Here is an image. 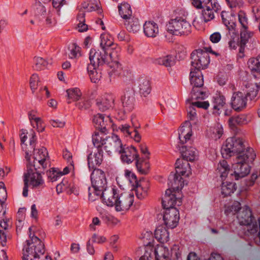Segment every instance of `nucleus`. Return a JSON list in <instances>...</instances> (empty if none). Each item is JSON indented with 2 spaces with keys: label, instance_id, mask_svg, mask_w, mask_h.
<instances>
[{
  "label": "nucleus",
  "instance_id": "nucleus-1",
  "mask_svg": "<svg viewBox=\"0 0 260 260\" xmlns=\"http://www.w3.org/2000/svg\"><path fill=\"white\" fill-rule=\"evenodd\" d=\"M134 200L133 194L123 191L116 186H110L103 192V201L108 206H115L117 212L129 210Z\"/></svg>",
  "mask_w": 260,
  "mask_h": 260
},
{
  "label": "nucleus",
  "instance_id": "nucleus-2",
  "mask_svg": "<svg viewBox=\"0 0 260 260\" xmlns=\"http://www.w3.org/2000/svg\"><path fill=\"white\" fill-rule=\"evenodd\" d=\"M177 15L171 18L167 25V31L175 36H187L191 32V25L187 20L188 13L183 10L177 12Z\"/></svg>",
  "mask_w": 260,
  "mask_h": 260
},
{
  "label": "nucleus",
  "instance_id": "nucleus-3",
  "mask_svg": "<svg viewBox=\"0 0 260 260\" xmlns=\"http://www.w3.org/2000/svg\"><path fill=\"white\" fill-rule=\"evenodd\" d=\"M171 187L166 191L162 199V205L165 209L175 208L180 206L182 203V194L181 189L184 186V181L181 177L174 178V181H170Z\"/></svg>",
  "mask_w": 260,
  "mask_h": 260
},
{
  "label": "nucleus",
  "instance_id": "nucleus-4",
  "mask_svg": "<svg viewBox=\"0 0 260 260\" xmlns=\"http://www.w3.org/2000/svg\"><path fill=\"white\" fill-rule=\"evenodd\" d=\"M32 230V228L30 227L29 239L26 241L23 248V260H34L42 255L45 252L44 244L31 232Z\"/></svg>",
  "mask_w": 260,
  "mask_h": 260
},
{
  "label": "nucleus",
  "instance_id": "nucleus-5",
  "mask_svg": "<svg viewBox=\"0 0 260 260\" xmlns=\"http://www.w3.org/2000/svg\"><path fill=\"white\" fill-rule=\"evenodd\" d=\"M92 143L98 148H102L108 153H118L121 151L123 145L121 140L116 135L111 137H106L100 135L99 132H94L92 135Z\"/></svg>",
  "mask_w": 260,
  "mask_h": 260
},
{
  "label": "nucleus",
  "instance_id": "nucleus-6",
  "mask_svg": "<svg viewBox=\"0 0 260 260\" xmlns=\"http://www.w3.org/2000/svg\"><path fill=\"white\" fill-rule=\"evenodd\" d=\"M221 18L222 22L226 26L229 30V35L231 36L230 40L229 42V47L232 49H236L239 45V36L236 28V18L234 14L227 12H222Z\"/></svg>",
  "mask_w": 260,
  "mask_h": 260
},
{
  "label": "nucleus",
  "instance_id": "nucleus-7",
  "mask_svg": "<svg viewBox=\"0 0 260 260\" xmlns=\"http://www.w3.org/2000/svg\"><path fill=\"white\" fill-rule=\"evenodd\" d=\"M240 204L238 202L234 203L231 207H229L225 210L226 214L231 212L237 213V218L240 225H248L253 223L255 220L251 209L246 206L243 208L240 207Z\"/></svg>",
  "mask_w": 260,
  "mask_h": 260
},
{
  "label": "nucleus",
  "instance_id": "nucleus-8",
  "mask_svg": "<svg viewBox=\"0 0 260 260\" xmlns=\"http://www.w3.org/2000/svg\"><path fill=\"white\" fill-rule=\"evenodd\" d=\"M38 169L30 168L27 170V172L24 175V187L23 195L26 197L28 196V187L32 188H39L43 187L44 185V181L42 175L38 171Z\"/></svg>",
  "mask_w": 260,
  "mask_h": 260
},
{
  "label": "nucleus",
  "instance_id": "nucleus-9",
  "mask_svg": "<svg viewBox=\"0 0 260 260\" xmlns=\"http://www.w3.org/2000/svg\"><path fill=\"white\" fill-rule=\"evenodd\" d=\"M33 150L34 153L32 159L29 154V160L26 159L29 165L35 169L44 170L47 168L49 165V157L47 149L42 147Z\"/></svg>",
  "mask_w": 260,
  "mask_h": 260
},
{
  "label": "nucleus",
  "instance_id": "nucleus-10",
  "mask_svg": "<svg viewBox=\"0 0 260 260\" xmlns=\"http://www.w3.org/2000/svg\"><path fill=\"white\" fill-rule=\"evenodd\" d=\"M245 147V141L240 138L231 137L226 139L222 149V154L225 157L237 155Z\"/></svg>",
  "mask_w": 260,
  "mask_h": 260
},
{
  "label": "nucleus",
  "instance_id": "nucleus-11",
  "mask_svg": "<svg viewBox=\"0 0 260 260\" xmlns=\"http://www.w3.org/2000/svg\"><path fill=\"white\" fill-rule=\"evenodd\" d=\"M207 51L198 49L194 51L191 53V64L194 67L195 70L204 69L209 64V55L207 51L212 52L218 55V54L212 51L211 48H206Z\"/></svg>",
  "mask_w": 260,
  "mask_h": 260
},
{
  "label": "nucleus",
  "instance_id": "nucleus-12",
  "mask_svg": "<svg viewBox=\"0 0 260 260\" xmlns=\"http://www.w3.org/2000/svg\"><path fill=\"white\" fill-rule=\"evenodd\" d=\"M91 181L95 194L99 196L102 192L103 199V192L108 187H106L107 181L105 173L100 169H94L91 175Z\"/></svg>",
  "mask_w": 260,
  "mask_h": 260
},
{
  "label": "nucleus",
  "instance_id": "nucleus-13",
  "mask_svg": "<svg viewBox=\"0 0 260 260\" xmlns=\"http://www.w3.org/2000/svg\"><path fill=\"white\" fill-rule=\"evenodd\" d=\"M22 148L25 151V158L29 160L28 152H31L35 147L36 134L33 129H22L20 134Z\"/></svg>",
  "mask_w": 260,
  "mask_h": 260
},
{
  "label": "nucleus",
  "instance_id": "nucleus-14",
  "mask_svg": "<svg viewBox=\"0 0 260 260\" xmlns=\"http://www.w3.org/2000/svg\"><path fill=\"white\" fill-rule=\"evenodd\" d=\"M106 51L109 52V55H107L108 65L112 69L110 74L112 75L113 73L119 72L121 70V65L119 62L120 47L116 44Z\"/></svg>",
  "mask_w": 260,
  "mask_h": 260
},
{
  "label": "nucleus",
  "instance_id": "nucleus-15",
  "mask_svg": "<svg viewBox=\"0 0 260 260\" xmlns=\"http://www.w3.org/2000/svg\"><path fill=\"white\" fill-rule=\"evenodd\" d=\"M93 122L95 127L99 129L100 135L105 136L108 133V129L112 124L111 118L101 114L94 115L93 118Z\"/></svg>",
  "mask_w": 260,
  "mask_h": 260
},
{
  "label": "nucleus",
  "instance_id": "nucleus-16",
  "mask_svg": "<svg viewBox=\"0 0 260 260\" xmlns=\"http://www.w3.org/2000/svg\"><path fill=\"white\" fill-rule=\"evenodd\" d=\"M179 218V213L177 208L166 209L163 219L165 224L168 227L171 229L175 228L178 223Z\"/></svg>",
  "mask_w": 260,
  "mask_h": 260
},
{
  "label": "nucleus",
  "instance_id": "nucleus-17",
  "mask_svg": "<svg viewBox=\"0 0 260 260\" xmlns=\"http://www.w3.org/2000/svg\"><path fill=\"white\" fill-rule=\"evenodd\" d=\"M202 11V18L207 22L215 18V13L220 10V6L217 0H212L211 5H205Z\"/></svg>",
  "mask_w": 260,
  "mask_h": 260
},
{
  "label": "nucleus",
  "instance_id": "nucleus-18",
  "mask_svg": "<svg viewBox=\"0 0 260 260\" xmlns=\"http://www.w3.org/2000/svg\"><path fill=\"white\" fill-rule=\"evenodd\" d=\"M247 101L246 94L240 91L235 92L231 98V107L236 111H241L246 107Z\"/></svg>",
  "mask_w": 260,
  "mask_h": 260
},
{
  "label": "nucleus",
  "instance_id": "nucleus-19",
  "mask_svg": "<svg viewBox=\"0 0 260 260\" xmlns=\"http://www.w3.org/2000/svg\"><path fill=\"white\" fill-rule=\"evenodd\" d=\"M89 59L93 66L96 67L106 63L108 64V57L105 50L91 49L90 52Z\"/></svg>",
  "mask_w": 260,
  "mask_h": 260
},
{
  "label": "nucleus",
  "instance_id": "nucleus-20",
  "mask_svg": "<svg viewBox=\"0 0 260 260\" xmlns=\"http://www.w3.org/2000/svg\"><path fill=\"white\" fill-rule=\"evenodd\" d=\"M176 174L173 176V179H170V181H174V178L177 176L183 178L181 176H188L191 174V169L189 163L186 160L178 159L175 164Z\"/></svg>",
  "mask_w": 260,
  "mask_h": 260
},
{
  "label": "nucleus",
  "instance_id": "nucleus-21",
  "mask_svg": "<svg viewBox=\"0 0 260 260\" xmlns=\"http://www.w3.org/2000/svg\"><path fill=\"white\" fill-rule=\"evenodd\" d=\"M120 154L121 160L127 164L132 163L133 161L138 158V153L136 149L133 146L122 147L121 151L118 152Z\"/></svg>",
  "mask_w": 260,
  "mask_h": 260
},
{
  "label": "nucleus",
  "instance_id": "nucleus-22",
  "mask_svg": "<svg viewBox=\"0 0 260 260\" xmlns=\"http://www.w3.org/2000/svg\"><path fill=\"white\" fill-rule=\"evenodd\" d=\"M232 169L234 170V174L236 180L246 176L250 173V167L249 164L241 163L236 161L232 166Z\"/></svg>",
  "mask_w": 260,
  "mask_h": 260
},
{
  "label": "nucleus",
  "instance_id": "nucleus-23",
  "mask_svg": "<svg viewBox=\"0 0 260 260\" xmlns=\"http://www.w3.org/2000/svg\"><path fill=\"white\" fill-rule=\"evenodd\" d=\"M255 157L256 154L252 148L244 147V149L237 155L236 159L237 162L249 164L254 161Z\"/></svg>",
  "mask_w": 260,
  "mask_h": 260
},
{
  "label": "nucleus",
  "instance_id": "nucleus-24",
  "mask_svg": "<svg viewBox=\"0 0 260 260\" xmlns=\"http://www.w3.org/2000/svg\"><path fill=\"white\" fill-rule=\"evenodd\" d=\"M28 119L33 128L38 132L41 133L45 131V125L42 119L38 116L36 110H31L28 113Z\"/></svg>",
  "mask_w": 260,
  "mask_h": 260
},
{
  "label": "nucleus",
  "instance_id": "nucleus-25",
  "mask_svg": "<svg viewBox=\"0 0 260 260\" xmlns=\"http://www.w3.org/2000/svg\"><path fill=\"white\" fill-rule=\"evenodd\" d=\"M149 188V182L145 179H141L136 183V194L138 199H144L148 195Z\"/></svg>",
  "mask_w": 260,
  "mask_h": 260
},
{
  "label": "nucleus",
  "instance_id": "nucleus-26",
  "mask_svg": "<svg viewBox=\"0 0 260 260\" xmlns=\"http://www.w3.org/2000/svg\"><path fill=\"white\" fill-rule=\"evenodd\" d=\"M192 128L190 123L185 121L179 129V138L181 143L184 144L190 140L192 136Z\"/></svg>",
  "mask_w": 260,
  "mask_h": 260
},
{
  "label": "nucleus",
  "instance_id": "nucleus-27",
  "mask_svg": "<svg viewBox=\"0 0 260 260\" xmlns=\"http://www.w3.org/2000/svg\"><path fill=\"white\" fill-rule=\"evenodd\" d=\"M154 254L156 260H169L172 254L169 249L162 245L154 247Z\"/></svg>",
  "mask_w": 260,
  "mask_h": 260
},
{
  "label": "nucleus",
  "instance_id": "nucleus-28",
  "mask_svg": "<svg viewBox=\"0 0 260 260\" xmlns=\"http://www.w3.org/2000/svg\"><path fill=\"white\" fill-rule=\"evenodd\" d=\"M143 30L146 36L150 38L156 37L159 33L157 24L153 21H146L143 25Z\"/></svg>",
  "mask_w": 260,
  "mask_h": 260
},
{
  "label": "nucleus",
  "instance_id": "nucleus-29",
  "mask_svg": "<svg viewBox=\"0 0 260 260\" xmlns=\"http://www.w3.org/2000/svg\"><path fill=\"white\" fill-rule=\"evenodd\" d=\"M190 81L193 88L202 87L204 84V80L202 73L199 70H191L190 73Z\"/></svg>",
  "mask_w": 260,
  "mask_h": 260
},
{
  "label": "nucleus",
  "instance_id": "nucleus-30",
  "mask_svg": "<svg viewBox=\"0 0 260 260\" xmlns=\"http://www.w3.org/2000/svg\"><path fill=\"white\" fill-rule=\"evenodd\" d=\"M248 121L247 116L243 114L232 116L229 119V125L231 128L234 129L237 126L246 124Z\"/></svg>",
  "mask_w": 260,
  "mask_h": 260
},
{
  "label": "nucleus",
  "instance_id": "nucleus-31",
  "mask_svg": "<svg viewBox=\"0 0 260 260\" xmlns=\"http://www.w3.org/2000/svg\"><path fill=\"white\" fill-rule=\"evenodd\" d=\"M139 91L142 96H147L151 91V86L149 80L141 78L138 80Z\"/></svg>",
  "mask_w": 260,
  "mask_h": 260
},
{
  "label": "nucleus",
  "instance_id": "nucleus-32",
  "mask_svg": "<svg viewBox=\"0 0 260 260\" xmlns=\"http://www.w3.org/2000/svg\"><path fill=\"white\" fill-rule=\"evenodd\" d=\"M103 161V154L101 151L90 153L88 157L89 167L92 169L99 166Z\"/></svg>",
  "mask_w": 260,
  "mask_h": 260
},
{
  "label": "nucleus",
  "instance_id": "nucleus-33",
  "mask_svg": "<svg viewBox=\"0 0 260 260\" xmlns=\"http://www.w3.org/2000/svg\"><path fill=\"white\" fill-rule=\"evenodd\" d=\"M124 25L129 32L134 34L138 32L141 28L139 20L135 17H133L126 21H124Z\"/></svg>",
  "mask_w": 260,
  "mask_h": 260
},
{
  "label": "nucleus",
  "instance_id": "nucleus-34",
  "mask_svg": "<svg viewBox=\"0 0 260 260\" xmlns=\"http://www.w3.org/2000/svg\"><path fill=\"white\" fill-rule=\"evenodd\" d=\"M135 97L133 92H126L122 98V103L126 110H132L134 107Z\"/></svg>",
  "mask_w": 260,
  "mask_h": 260
},
{
  "label": "nucleus",
  "instance_id": "nucleus-35",
  "mask_svg": "<svg viewBox=\"0 0 260 260\" xmlns=\"http://www.w3.org/2000/svg\"><path fill=\"white\" fill-rule=\"evenodd\" d=\"M182 155L183 159L187 161H192L195 160L198 156V152L196 149L193 147L187 148L186 146L182 147Z\"/></svg>",
  "mask_w": 260,
  "mask_h": 260
},
{
  "label": "nucleus",
  "instance_id": "nucleus-36",
  "mask_svg": "<svg viewBox=\"0 0 260 260\" xmlns=\"http://www.w3.org/2000/svg\"><path fill=\"white\" fill-rule=\"evenodd\" d=\"M155 238L161 243H165L169 240V233L162 226H158L155 231Z\"/></svg>",
  "mask_w": 260,
  "mask_h": 260
},
{
  "label": "nucleus",
  "instance_id": "nucleus-37",
  "mask_svg": "<svg viewBox=\"0 0 260 260\" xmlns=\"http://www.w3.org/2000/svg\"><path fill=\"white\" fill-rule=\"evenodd\" d=\"M114 99L110 95L103 97L97 101V105L101 111H104L111 108L113 105Z\"/></svg>",
  "mask_w": 260,
  "mask_h": 260
},
{
  "label": "nucleus",
  "instance_id": "nucleus-38",
  "mask_svg": "<svg viewBox=\"0 0 260 260\" xmlns=\"http://www.w3.org/2000/svg\"><path fill=\"white\" fill-rule=\"evenodd\" d=\"M248 68L254 78L260 75V61L258 57L251 58L248 61Z\"/></svg>",
  "mask_w": 260,
  "mask_h": 260
},
{
  "label": "nucleus",
  "instance_id": "nucleus-39",
  "mask_svg": "<svg viewBox=\"0 0 260 260\" xmlns=\"http://www.w3.org/2000/svg\"><path fill=\"white\" fill-rule=\"evenodd\" d=\"M119 14L121 17L124 19V21H126L132 18V11L130 5L126 3L121 4L118 6Z\"/></svg>",
  "mask_w": 260,
  "mask_h": 260
},
{
  "label": "nucleus",
  "instance_id": "nucleus-40",
  "mask_svg": "<svg viewBox=\"0 0 260 260\" xmlns=\"http://www.w3.org/2000/svg\"><path fill=\"white\" fill-rule=\"evenodd\" d=\"M49 13L50 10L49 7H47L40 2L37 4L35 17L39 20H43L45 16L49 14Z\"/></svg>",
  "mask_w": 260,
  "mask_h": 260
},
{
  "label": "nucleus",
  "instance_id": "nucleus-41",
  "mask_svg": "<svg viewBox=\"0 0 260 260\" xmlns=\"http://www.w3.org/2000/svg\"><path fill=\"white\" fill-rule=\"evenodd\" d=\"M100 46L102 49L106 50V51L112 47L113 45L116 44L114 43L113 38L108 35L103 34L101 37Z\"/></svg>",
  "mask_w": 260,
  "mask_h": 260
},
{
  "label": "nucleus",
  "instance_id": "nucleus-42",
  "mask_svg": "<svg viewBox=\"0 0 260 260\" xmlns=\"http://www.w3.org/2000/svg\"><path fill=\"white\" fill-rule=\"evenodd\" d=\"M225 105V99L222 96H217L214 98L213 103V112L219 114L221 110L224 109Z\"/></svg>",
  "mask_w": 260,
  "mask_h": 260
},
{
  "label": "nucleus",
  "instance_id": "nucleus-43",
  "mask_svg": "<svg viewBox=\"0 0 260 260\" xmlns=\"http://www.w3.org/2000/svg\"><path fill=\"white\" fill-rule=\"evenodd\" d=\"M229 171L230 167L227 161L224 159L220 160L217 166V172L221 179L226 178Z\"/></svg>",
  "mask_w": 260,
  "mask_h": 260
},
{
  "label": "nucleus",
  "instance_id": "nucleus-44",
  "mask_svg": "<svg viewBox=\"0 0 260 260\" xmlns=\"http://www.w3.org/2000/svg\"><path fill=\"white\" fill-rule=\"evenodd\" d=\"M52 6L56 10L58 15H63L66 12V9L64 5L66 1L64 0H52Z\"/></svg>",
  "mask_w": 260,
  "mask_h": 260
},
{
  "label": "nucleus",
  "instance_id": "nucleus-45",
  "mask_svg": "<svg viewBox=\"0 0 260 260\" xmlns=\"http://www.w3.org/2000/svg\"><path fill=\"white\" fill-rule=\"evenodd\" d=\"M68 97L73 102L78 101L82 97V93L78 88H70L67 90Z\"/></svg>",
  "mask_w": 260,
  "mask_h": 260
},
{
  "label": "nucleus",
  "instance_id": "nucleus-46",
  "mask_svg": "<svg viewBox=\"0 0 260 260\" xmlns=\"http://www.w3.org/2000/svg\"><path fill=\"white\" fill-rule=\"evenodd\" d=\"M235 183L233 182L223 183L221 186V193L224 197L231 196L236 190Z\"/></svg>",
  "mask_w": 260,
  "mask_h": 260
},
{
  "label": "nucleus",
  "instance_id": "nucleus-47",
  "mask_svg": "<svg viewBox=\"0 0 260 260\" xmlns=\"http://www.w3.org/2000/svg\"><path fill=\"white\" fill-rule=\"evenodd\" d=\"M247 226H248V228L247 230V234L251 236L256 235V238L259 239L260 231H258V230L260 228V223L259 224V226H258L257 222L255 219L253 223Z\"/></svg>",
  "mask_w": 260,
  "mask_h": 260
},
{
  "label": "nucleus",
  "instance_id": "nucleus-48",
  "mask_svg": "<svg viewBox=\"0 0 260 260\" xmlns=\"http://www.w3.org/2000/svg\"><path fill=\"white\" fill-rule=\"evenodd\" d=\"M145 249V253L140 258V260H152L154 249L153 244L151 243H149L146 245Z\"/></svg>",
  "mask_w": 260,
  "mask_h": 260
},
{
  "label": "nucleus",
  "instance_id": "nucleus-49",
  "mask_svg": "<svg viewBox=\"0 0 260 260\" xmlns=\"http://www.w3.org/2000/svg\"><path fill=\"white\" fill-rule=\"evenodd\" d=\"M238 21L241 28L248 29V19L246 12L243 10H240L238 13Z\"/></svg>",
  "mask_w": 260,
  "mask_h": 260
},
{
  "label": "nucleus",
  "instance_id": "nucleus-50",
  "mask_svg": "<svg viewBox=\"0 0 260 260\" xmlns=\"http://www.w3.org/2000/svg\"><path fill=\"white\" fill-rule=\"evenodd\" d=\"M156 61L159 64L163 65L166 67H170L175 63L174 59L171 55H167L160 57L157 59Z\"/></svg>",
  "mask_w": 260,
  "mask_h": 260
},
{
  "label": "nucleus",
  "instance_id": "nucleus-51",
  "mask_svg": "<svg viewBox=\"0 0 260 260\" xmlns=\"http://www.w3.org/2000/svg\"><path fill=\"white\" fill-rule=\"evenodd\" d=\"M186 105L188 118L190 120H195L197 117L196 109L192 103L190 102V100H186Z\"/></svg>",
  "mask_w": 260,
  "mask_h": 260
},
{
  "label": "nucleus",
  "instance_id": "nucleus-52",
  "mask_svg": "<svg viewBox=\"0 0 260 260\" xmlns=\"http://www.w3.org/2000/svg\"><path fill=\"white\" fill-rule=\"evenodd\" d=\"M48 179L52 182L57 181L61 177V171L57 168H51L47 172Z\"/></svg>",
  "mask_w": 260,
  "mask_h": 260
},
{
  "label": "nucleus",
  "instance_id": "nucleus-53",
  "mask_svg": "<svg viewBox=\"0 0 260 260\" xmlns=\"http://www.w3.org/2000/svg\"><path fill=\"white\" fill-rule=\"evenodd\" d=\"M205 96V92L201 91L198 88H193L191 92L190 102L193 100H203Z\"/></svg>",
  "mask_w": 260,
  "mask_h": 260
},
{
  "label": "nucleus",
  "instance_id": "nucleus-54",
  "mask_svg": "<svg viewBox=\"0 0 260 260\" xmlns=\"http://www.w3.org/2000/svg\"><path fill=\"white\" fill-rule=\"evenodd\" d=\"M248 88L249 89L247 91L246 95L249 96L251 100H254L257 96L259 91L258 85L257 83L250 84L248 85Z\"/></svg>",
  "mask_w": 260,
  "mask_h": 260
},
{
  "label": "nucleus",
  "instance_id": "nucleus-55",
  "mask_svg": "<svg viewBox=\"0 0 260 260\" xmlns=\"http://www.w3.org/2000/svg\"><path fill=\"white\" fill-rule=\"evenodd\" d=\"M136 167L138 171L142 174H146L147 173L149 165L147 161H141L140 159L138 158L136 161Z\"/></svg>",
  "mask_w": 260,
  "mask_h": 260
},
{
  "label": "nucleus",
  "instance_id": "nucleus-56",
  "mask_svg": "<svg viewBox=\"0 0 260 260\" xmlns=\"http://www.w3.org/2000/svg\"><path fill=\"white\" fill-rule=\"evenodd\" d=\"M252 34L248 30V29L241 28L240 29V43L243 45H246L248 40L251 37Z\"/></svg>",
  "mask_w": 260,
  "mask_h": 260
},
{
  "label": "nucleus",
  "instance_id": "nucleus-57",
  "mask_svg": "<svg viewBox=\"0 0 260 260\" xmlns=\"http://www.w3.org/2000/svg\"><path fill=\"white\" fill-rule=\"evenodd\" d=\"M34 62L36 70H41L46 68L49 63L44 58L41 57H35L34 58Z\"/></svg>",
  "mask_w": 260,
  "mask_h": 260
},
{
  "label": "nucleus",
  "instance_id": "nucleus-58",
  "mask_svg": "<svg viewBox=\"0 0 260 260\" xmlns=\"http://www.w3.org/2000/svg\"><path fill=\"white\" fill-rule=\"evenodd\" d=\"M84 16L85 14L84 13H81L78 14L77 16V19L79 21V23L78 24L77 28L78 31L80 32H84L88 29L87 25L84 23Z\"/></svg>",
  "mask_w": 260,
  "mask_h": 260
},
{
  "label": "nucleus",
  "instance_id": "nucleus-59",
  "mask_svg": "<svg viewBox=\"0 0 260 260\" xmlns=\"http://www.w3.org/2000/svg\"><path fill=\"white\" fill-rule=\"evenodd\" d=\"M70 58H75L80 55V48L76 44H72L69 47Z\"/></svg>",
  "mask_w": 260,
  "mask_h": 260
},
{
  "label": "nucleus",
  "instance_id": "nucleus-60",
  "mask_svg": "<svg viewBox=\"0 0 260 260\" xmlns=\"http://www.w3.org/2000/svg\"><path fill=\"white\" fill-rule=\"evenodd\" d=\"M40 82V78L37 74H34L31 75L30 78L29 84L32 92H34L37 89Z\"/></svg>",
  "mask_w": 260,
  "mask_h": 260
},
{
  "label": "nucleus",
  "instance_id": "nucleus-61",
  "mask_svg": "<svg viewBox=\"0 0 260 260\" xmlns=\"http://www.w3.org/2000/svg\"><path fill=\"white\" fill-rule=\"evenodd\" d=\"M228 6L232 9H241L244 6L242 0H225Z\"/></svg>",
  "mask_w": 260,
  "mask_h": 260
},
{
  "label": "nucleus",
  "instance_id": "nucleus-62",
  "mask_svg": "<svg viewBox=\"0 0 260 260\" xmlns=\"http://www.w3.org/2000/svg\"><path fill=\"white\" fill-rule=\"evenodd\" d=\"M89 75L91 81L93 83L98 82L102 77L101 73H98L97 70L94 68L88 71Z\"/></svg>",
  "mask_w": 260,
  "mask_h": 260
},
{
  "label": "nucleus",
  "instance_id": "nucleus-63",
  "mask_svg": "<svg viewBox=\"0 0 260 260\" xmlns=\"http://www.w3.org/2000/svg\"><path fill=\"white\" fill-rule=\"evenodd\" d=\"M76 106L80 110H86L90 107V103L88 100L81 98L80 101L76 103Z\"/></svg>",
  "mask_w": 260,
  "mask_h": 260
},
{
  "label": "nucleus",
  "instance_id": "nucleus-64",
  "mask_svg": "<svg viewBox=\"0 0 260 260\" xmlns=\"http://www.w3.org/2000/svg\"><path fill=\"white\" fill-rule=\"evenodd\" d=\"M45 20V23L48 27H53L55 26L57 23L56 20L54 18L52 14L49 13V14L43 18Z\"/></svg>",
  "mask_w": 260,
  "mask_h": 260
}]
</instances>
